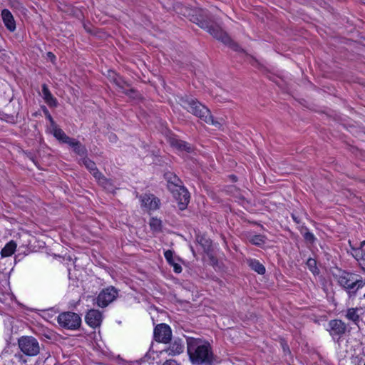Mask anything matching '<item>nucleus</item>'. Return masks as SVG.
Returning <instances> with one entry per match:
<instances>
[{
  "label": "nucleus",
  "instance_id": "obj_7",
  "mask_svg": "<svg viewBox=\"0 0 365 365\" xmlns=\"http://www.w3.org/2000/svg\"><path fill=\"white\" fill-rule=\"evenodd\" d=\"M109 78L110 81L113 82L121 92L130 98H135L136 91L133 88H130V84L124 81L121 76L118 75L114 71H109Z\"/></svg>",
  "mask_w": 365,
  "mask_h": 365
},
{
  "label": "nucleus",
  "instance_id": "obj_16",
  "mask_svg": "<svg viewBox=\"0 0 365 365\" xmlns=\"http://www.w3.org/2000/svg\"><path fill=\"white\" fill-rule=\"evenodd\" d=\"M184 348L185 346L182 340L180 339H176L170 344V346L166 350V352H168V355L175 356L182 353Z\"/></svg>",
  "mask_w": 365,
  "mask_h": 365
},
{
  "label": "nucleus",
  "instance_id": "obj_8",
  "mask_svg": "<svg viewBox=\"0 0 365 365\" xmlns=\"http://www.w3.org/2000/svg\"><path fill=\"white\" fill-rule=\"evenodd\" d=\"M118 294V292L114 287H108L99 293L96 304L98 307H106L117 298Z\"/></svg>",
  "mask_w": 365,
  "mask_h": 365
},
{
  "label": "nucleus",
  "instance_id": "obj_10",
  "mask_svg": "<svg viewBox=\"0 0 365 365\" xmlns=\"http://www.w3.org/2000/svg\"><path fill=\"white\" fill-rule=\"evenodd\" d=\"M172 338L170 327L166 324H158L154 329V339L158 342L168 344Z\"/></svg>",
  "mask_w": 365,
  "mask_h": 365
},
{
  "label": "nucleus",
  "instance_id": "obj_28",
  "mask_svg": "<svg viewBox=\"0 0 365 365\" xmlns=\"http://www.w3.org/2000/svg\"><path fill=\"white\" fill-rule=\"evenodd\" d=\"M267 237L262 235H255L252 236L249 241L251 244L257 246H261L265 243Z\"/></svg>",
  "mask_w": 365,
  "mask_h": 365
},
{
  "label": "nucleus",
  "instance_id": "obj_17",
  "mask_svg": "<svg viewBox=\"0 0 365 365\" xmlns=\"http://www.w3.org/2000/svg\"><path fill=\"white\" fill-rule=\"evenodd\" d=\"M51 129L52 134L59 142L66 144H68L71 142L72 138L68 136L57 124L52 126Z\"/></svg>",
  "mask_w": 365,
  "mask_h": 365
},
{
  "label": "nucleus",
  "instance_id": "obj_4",
  "mask_svg": "<svg viewBox=\"0 0 365 365\" xmlns=\"http://www.w3.org/2000/svg\"><path fill=\"white\" fill-rule=\"evenodd\" d=\"M339 283L341 286L354 293L365 284V282L361 277L359 278L357 274L351 272H344L339 277Z\"/></svg>",
  "mask_w": 365,
  "mask_h": 365
},
{
  "label": "nucleus",
  "instance_id": "obj_20",
  "mask_svg": "<svg viewBox=\"0 0 365 365\" xmlns=\"http://www.w3.org/2000/svg\"><path fill=\"white\" fill-rule=\"evenodd\" d=\"M68 145L73 148V150L77 155L83 158L87 156V149L86 146L83 145L80 141L76 140L75 138H72Z\"/></svg>",
  "mask_w": 365,
  "mask_h": 365
},
{
  "label": "nucleus",
  "instance_id": "obj_25",
  "mask_svg": "<svg viewBox=\"0 0 365 365\" xmlns=\"http://www.w3.org/2000/svg\"><path fill=\"white\" fill-rule=\"evenodd\" d=\"M171 144L177 149L180 150H185L187 153H190L192 150L191 145L189 143L181 140L173 139L171 141Z\"/></svg>",
  "mask_w": 365,
  "mask_h": 365
},
{
  "label": "nucleus",
  "instance_id": "obj_32",
  "mask_svg": "<svg viewBox=\"0 0 365 365\" xmlns=\"http://www.w3.org/2000/svg\"><path fill=\"white\" fill-rule=\"evenodd\" d=\"M150 225V227H153L155 230H160L161 222L157 219H152Z\"/></svg>",
  "mask_w": 365,
  "mask_h": 365
},
{
  "label": "nucleus",
  "instance_id": "obj_11",
  "mask_svg": "<svg viewBox=\"0 0 365 365\" xmlns=\"http://www.w3.org/2000/svg\"><path fill=\"white\" fill-rule=\"evenodd\" d=\"M170 192L178 201L179 209L181 210H185L190 202V194L187 190L182 185L176 189L170 190Z\"/></svg>",
  "mask_w": 365,
  "mask_h": 365
},
{
  "label": "nucleus",
  "instance_id": "obj_31",
  "mask_svg": "<svg viewBox=\"0 0 365 365\" xmlns=\"http://www.w3.org/2000/svg\"><path fill=\"white\" fill-rule=\"evenodd\" d=\"M42 110H43V113L45 114L46 118L49 120V122L51 123V128L52 126H53L54 125H56V123L53 120L51 115L50 114V113H49L48 110L46 108V106H43L42 107Z\"/></svg>",
  "mask_w": 365,
  "mask_h": 365
},
{
  "label": "nucleus",
  "instance_id": "obj_26",
  "mask_svg": "<svg viewBox=\"0 0 365 365\" xmlns=\"http://www.w3.org/2000/svg\"><path fill=\"white\" fill-rule=\"evenodd\" d=\"M248 264L250 267L257 272L259 274H264L265 273L264 266L260 263L258 260L253 259L248 260Z\"/></svg>",
  "mask_w": 365,
  "mask_h": 365
},
{
  "label": "nucleus",
  "instance_id": "obj_35",
  "mask_svg": "<svg viewBox=\"0 0 365 365\" xmlns=\"http://www.w3.org/2000/svg\"><path fill=\"white\" fill-rule=\"evenodd\" d=\"M47 58L52 62H53L56 60V56L52 52H48L46 53Z\"/></svg>",
  "mask_w": 365,
  "mask_h": 365
},
{
  "label": "nucleus",
  "instance_id": "obj_27",
  "mask_svg": "<svg viewBox=\"0 0 365 365\" xmlns=\"http://www.w3.org/2000/svg\"><path fill=\"white\" fill-rule=\"evenodd\" d=\"M361 309V308H349L347 309L346 317L349 320L352 321L355 324H357L360 320V316L357 312Z\"/></svg>",
  "mask_w": 365,
  "mask_h": 365
},
{
  "label": "nucleus",
  "instance_id": "obj_14",
  "mask_svg": "<svg viewBox=\"0 0 365 365\" xmlns=\"http://www.w3.org/2000/svg\"><path fill=\"white\" fill-rule=\"evenodd\" d=\"M1 17L6 29L11 32L14 31L16 30V22L11 11L6 9H3Z\"/></svg>",
  "mask_w": 365,
  "mask_h": 365
},
{
  "label": "nucleus",
  "instance_id": "obj_30",
  "mask_svg": "<svg viewBox=\"0 0 365 365\" xmlns=\"http://www.w3.org/2000/svg\"><path fill=\"white\" fill-rule=\"evenodd\" d=\"M304 230L305 232L303 233L304 240L310 243H313L316 240L314 235L309 231L308 228L305 227Z\"/></svg>",
  "mask_w": 365,
  "mask_h": 365
},
{
  "label": "nucleus",
  "instance_id": "obj_24",
  "mask_svg": "<svg viewBox=\"0 0 365 365\" xmlns=\"http://www.w3.org/2000/svg\"><path fill=\"white\" fill-rule=\"evenodd\" d=\"M83 164L86 166V168L90 171V173L93 175L95 178L96 175H99V173H101L98 169L97 168L96 163L90 160L86 156L82 159Z\"/></svg>",
  "mask_w": 365,
  "mask_h": 365
},
{
  "label": "nucleus",
  "instance_id": "obj_1",
  "mask_svg": "<svg viewBox=\"0 0 365 365\" xmlns=\"http://www.w3.org/2000/svg\"><path fill=\"white\" fill-rule=\"evenodd\" d=\"M187 16L192 22L198 25L201 29L207 31L217 40L229 46L235 51L240 50V46L233 41L228 34L223 31L218 24L214 23L211 20L205 10L200 8L191 9L188 11Z\"/></svg>",
  "mask_w": 365,
  "mask_h": 365
},
{
  "label": "nucleus",
  "instance_id": "obj_9",
  "mask_svg": "<svg viewBox=\"0 0 365 365\" xmlns=\"http://www.w3.org/2000/svg\"><path fill=\"white\" fill-rule=\"evenodd\" d=\"M327 331L334 340L339 341L346 331V325L341 319H331L328 324Z\"/></svg>",
  "mask_w": 365,
  "mask_h": 365
},
{
  "label": "nucleus",
  "instance_id": "obj_23",
  "mask_svg": "<svg viewBox=\"0 0 365 365\" xmlns=\"http://www.w3.org/2000/svg\"><path fill=\"white\" fill-rule=\"evenodd\" d=\"M17 245L14 240H11L4 248L1 250V255L2 257H7L11 256L16 251Z\"/></svg>",
  "mask_w": 365,
  "mask_h": 365
},
{
  "label": "nucleus",
  "instance_id": "obj_15",
  "mask_svg": "<svg viewBox=\"0 0 365 365\" xmlns=\"http://www.w3.org/2000/svg\"><path fill=\"white\" fill-rule=\"evenodd\" d=\"M364 245L365 241H363L359 248L353 250L352 255L358 262L361 269L365 272V250L363 248Z\"/></svg>",
  "mask_w": 365,
  "mask_h": 365
},
{
  "label": "nucleus",
  "instance_id": "obj_37",
  "mask_svg": "<svg viewBox=\"0 0 365 365\" xmlns=\"http://www.w3.org/2000/svg\"><path fill=\"white\" fill-rule=\"evenodd\" d=\"M292 217L293 220L297 224H299L301 222V220H300L299 217L298 216H297L295 214L292 213Z\"/></svg>",
  "mask_w": 365,
  "mask_h": 365
},
{
  "label": "nucleus",
  "instance_id": "obj_6",
  "mask_svg": "<svg viewBox=\"0 0 365 365\" xmlns=\"http://www.w3.org/2000/svg\"><path fill=\"white\" fill-rule=\"evenodd\" d=\"M18 344L21 351L27 356H34L39 353V344L33 336H22L19 339Z\"/></svg>",
  "mask_w": 365,
  "mask_h": 365
},
{
  "label": "nucleus",
  "instance_id": "obj_39",
  "mask_svg": "<svg viewBox=\"0 0 365 365\" xmlns=\"http://www.w3.org/2000/svg\"><path fill=\"white\" fill-rule=\"evenodd\" d=\"M235 179H236V177L235 176H232V180H235Z\"/></svg>",
  "mask_w": 365,
  "mask_h": 365
},
{
  "label": "nucleus",
  "instance_id": "obj_18",
  "mask_svg": "<svg viewBox=\"0 0 365 365\" xmlns=\"http://www.w3.org/2000/svg\"><path fill=\"white\" fill-rule=\"evenodd\" d=\"M42 96L43 98L47 105L51 108H56L58 106V101L55 97L53 96L50 92L46 84L42 85Z\"/></svg>",
  "mask_w": 365,
  "mask_h": 365
},
{
  "label": "nucleus",
  "instance_id": "obj_5",
  "mask_svg": "<svg viewBox=\"0 0 365 365\" xmlns=\"http://www.w3.org/2000/svg\"><path fill=\"white\" fill-rule=\"evenodd\" d=\"M58 324L66 329L76 330L81 324V317L73 312H64L57 317Z\"/></svg>",
  "mask_w": 365,
  "mask_h": 365
},
{
  "label": "nucleus",
  "instance_id": "obj_3",
  "mask_svg": "<svg viewBox=\"0 0 365 365\" xmlns=\"http://www.w3.org/2000/svg\"><path fill=\"white\" fill-rule=\"evenodd\" d=\"M180 102L184 108L198 117L201 120L212 125L217 123L214 121L210 110L196 99L185 97L181 98Z\"/></svg>",
  "mask_w": 365,
  "mask_h": 365
},
{
  "label": "nucleus",
  "instance_id": "obj_36",
  "mask_svg": "<svg viewBox=\"0 0 365 365\" xmlns=\"http://www.w3.org/2000/svg\"><path fill=\"white\" fill-rule=\"evenodd\" d=\"M282 349H283L284 354H290V350H289L288 345L287 344H283V343L282 344Z\"/></svg>",
  "mask_w": 365,
  "mask_h": 365
},
{
  "label": "nucleus",
  "instance_id": "obj_12",
  "mask_svg": "<svg viewBox=\"0 0 365 365\" xmlns=\"http://www.w3.org/2000/svg\"><path fill=\"white\" fill-rule=\"evenodd\" d=\"M86 323L93 328L99 327L102 322V314L96 309L89 310L85 317Z\"/></svg>",
  "mask_w": 365,
  "mask_h": 365
},
{
  "label": "nucleus",
  "instance_id": "obj_22",
  "mask_svg": "<svg viewBox=\"0 0 365 365\" xmlns=\"http://www.w3.org/2000/svg\"><path fill=\"white\" fill-rule=\"evenodd\" d=\"M165 178L168 180V186L170 190L173 189H176L178 187L183 185L181 180L173 173L165 174Z\"/></svg>",
  "mask_w": 365,
  "mask_h": 365
},
{
  "label": "nucleus",
  "instance_id": "obj_33",
  "mask_svg": "<svg viewBox=\"0 0 365 365\" xmlns=\"http://www.w3.org/2000/svg\"><path fill=\"white\" fill-rule=\"evenodd\" d=\"M307 264L310 268L312 272H314L313 268L317 269L316 261L314 259L309 258L307 262Z\"/></svg>",
  "mask_w": 365,
  "mask_h": 365
},
{
  "label": "nucleus",
  "instance_id": "obj_21",
  "mask_svg": "<svg viewBox=\"0 0 365 365\" xmlns=\"http://www.w3.org/2000/svg\"><path fill=\"white\" fill-rule=\"evenodd\" d=\"M95 178L98 181V184L106 190L109 192L114 190L115 186L113 184L112 180L106 178L101 173H99V175H96Z\"/></svg>",
  "mask_w": 365,
  "mask_h": 365
},
{
  "label": "nucleus",
  "instance_id": "obj_19",
  "mask_svg": "<svg viewBox=\"0 0 365 365\" xmlns=\"http://www.w3.org/2000/svg\"><path fill=\"white\" fill-rule=\"evenodd\" d=\"M164 256L169 264L173 267V270L175 273H180L182 272V267L176 262V259L178 260L179 259L174 257V252L172 250H166Z\"/></svg>",
  "mask_w": 365,
  "mask_h": 365
},
{
  "label": "nucleus",
  "instance_id": "obj_38",
  "mask_svg": "<svg viewBox=\"0 0 365 365\" xmlns=\"http://www.w3.org/2000/svg\"><path fill=\"white\" fill-rule=\"evenodd\" d=\"M148 357V354L145 355L144 358H143V360L145 361V359Z\"/></svg>",
  "mask_w": 365,
  "mask_h": 365
},
{
  "label": "nucleus",
  "instance_id": "obj_34",
  "mask_svg": "<svg viewBox=\"0 0 365 365\" xmlns=\"http://www.w3.org/2000/svg\"><path fill=\"white\" fill-rule=\"evenodd\" d=\"M163 365H179V364L173 359H168L166 360Z\"/></svg>",
  "mask_w": 365,
  "mask_h": 365
},
{
  "label": "nucleus",
  "instance_id": "obj_29",
  "mask_svg": "<svg viewBox=\"0 0 365 365\" xmlns=\"http://www.w3.org/2000/svg\"><path fill=\"white\" fill-rule=\"evenodd\" d=\"M196 241L202 247L205 252L210 250L211 242L202 236H197Z\"/></svg>",
  "mask_w": 365,
  "mask_h": 365
},
{
  "label": "nucleus",
  "instance_id": "obj_13",
  "mask_svg": "<svg viewBox=\"0 0 365 365\" xmlns=\"http://www.w3.org/2000/svg\"><path fill=\"white\" fill-rule=\"evenodd\" d=\"M142 206L149 210H156L159 207L160 200L153 195H143L140 196Z\"/></svg>",
  "mask_w": 365,
  "mask_h": 365
},
{
  "label": "nucleus",
  "instance_id": "obj_2",
  "mask_svg": "<svg viewBox=\"0 0 365 365\" xmlns=\"http://www.w3.org/2000/svg\"><path fill=\"white\" fill-rule=\"evenodd\" d=\"M187 352L192 365H212L215 361L212 347L205 339L188 337Z\"/></svg>",
  "mask_w": 365,
  "mask_h": 365
}]
</instances>
